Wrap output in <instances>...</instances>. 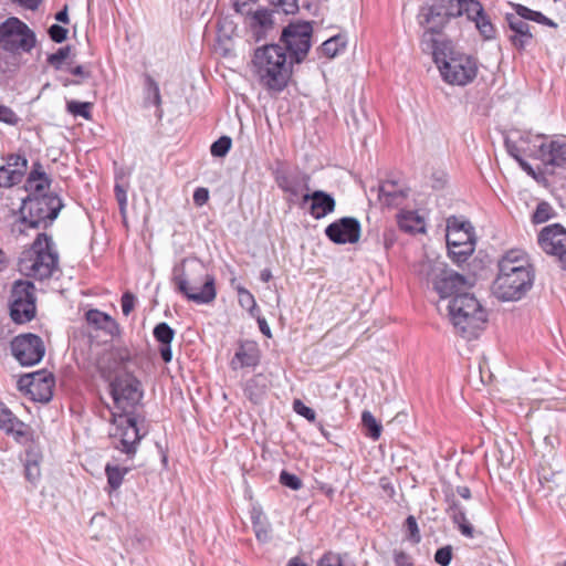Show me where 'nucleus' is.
<instances>
[{
  "mask_svg": "<svg viewBox=\"0 0 566 566\" xmlns=\"http://www.w3.org/2000/svg\"><path fill=\"white\" fill-rule=\"evenodd\" d=\"M175 331L166 323H159L154 328V337L158 343L159 353L164 361L169 363L172 359L170 343L174 339Z\"/></svg>",
  "mask_w": 566,
  "mask_h": 566,
  "instance_id": "31",
  "label": "nucleus"
},
{
  "mask_svg": "<svg viewBox=\"0 0 566 566\" xmlns=\"http://www.w3.org/2000/svg\"><path fill=\"white\" fill-rule=\"evenodd\" d=\"M346 42L343 36L336 35L326 40L322 46V53L327 57L336 56L340 51L345 49Z\"/></svg>",
  "mask_w": 566,
  "mask_h": 566,
  "instance_id": "39",
  "label": "nucleus"
},
{
  "mask_svg": "<svg viewBox=\"0 0 566 566\" xmlns=\"http://www.w3.org/2000/svg\"><path fill=\"white\" fill-rule=\"evenodd\" d=\"M49 35L52 39V41H54L56 43H62L63 41L66 40L67 30L62 25L52 24L49 28Z\"/></svg>",
  "mask_w": 566,
  "mask_h": 566,
  "instance_id": "50",
  "label": "nucleus"
},
{
  "mask_svg": "<svg viewBox=\"0 0 566 566\" xmlns=\"http://www.w3.org/2000/svg\"><path fill=\"white\" fill-rule=\"evenodd\" d=\"M361 423L366 429V436L373 439L374 441L378 440L381 434L382 427L373 416V413L368 410L363 411L361 413Z\"/></svg>",
  "mask_w": 566,
  "mask_h": 566,
  "instance_id": "35",
  "label": "nucleus"
},
{
  "mask_svg": "<svg viewBox=\"0 0 566 566\" xmlns=\"http://www.w3.org/2000/svg\"><path fill=\"white\" fill-rule=\"evenodd\" d=\"M11 352L22 366H33L43 358L45 347L40 336L22 334L11 342Z\"/></svg>",
  "mask_w": 566,
  "mask_h": 566,
  "instance_id": "16",
  "label": "nucleus"
},
{
  "mask_svg": "<svg viewBox=\"0 0 566 566\" xmlns=\"http://www.w3.org/2000/svg\"><path fill=\"white\" fill-rule=\"evenodd\" d=\"M287 566H306L304 563H302L298 558H292Z\"/></svg>",
  "mask_w": 566,
  "mask_h": 566,
  "instance_id": "64",
  "label": "nucleus"
},
{
  "mask_svg": "<svg viewBox=\"0 0 566 566\" xmlns=\"http://www.w3.org/2000/svg\"><path fill=\"white\" fill-rule=\"evenodd\" d=\"M280 483L294 491H297L303 486L302 480L297 475L285 470L280 474Z\"/></svg>",
  "mask_w": 566,
  "mask_h": 566,
  "instance_id": "44",
  "label": "nucleus"
},
{
  "mask_svg": "<svg viewBox=\"0 0 566 566\" xmlns=\"http://www.w3.org/2000/svg\"><path fill=\"white\" fill-rule=\"evenodd\" d=\"M293 409H294V411H295L297 415H300V416L304 417L305 419H307V420H308V421H311V422H314V421H315V419H316V413H315V411H314L312 408H310V407L305 406V405H304L301 400H298V399L294 400V402H293Z\"/></svg>",
  "mask_w": 566,
  "mask_h": 566,
  "instance_id": "46",
  "label": "nucleus"
},
{
  "mask_svg": "<svg viewBox=\"0 0 566 566\" xmlns=\"http://www.w3.org/2000/svg\"><path fill=\"white\" fill-rule=\"evenodd\" d=\"M55 19H56L59 22H62V23H69L67 8L65 7L63 10L59 11V12L55 14Z\"/></svg>",
  "mask_w": 566,
  "mask_h": 566,
  "instance_id": "62",
  "label": "nucleus"
},
{
  "mask_svg": "<svg viewBox=\"0 0 566 566\" xmlns=\"http://www.w3.org/2000/svg\"><path fill=\"white\" fill-rule=\"evenodd\" d=\"M397 222L399 228L408 233H417L424 231V221L416 211H400L397 214Z\"/></svg>",
  "mask_w": 566,
  "mask_h": 566,
  "instance_id": "33",
  "label": "nucleus"
},
{
  "mask_svg": "<svg viewBox=\"0 0 566 566\" xmlns=\"http://www.w3.org/2000/svg\"><path fill=\"white\" fill-rule=\"evenodd\" d=\"M463 14H467L468 19L475 23L484 40L495 38V28L478 0H465Z\"/></svg>",
  "mask_w": 566,
  "mask_h": 566,
  "instance_id": "26",
  "label": "nucleus"
},
{
  "mask_svg": "<svg viewBox=\"0 0 566 566\" xmlns=\"http://www.w3.org/2000/svg\"><path fill=\"white\" fill-rule=\"evenodd\" d=\"M28 171V159L19 154L7 157L6 164L0 166V188H11L19 185Z\"/></svg>",
  "mask_w": 566,
  "mask_h": 566,
  "instance_id": "21",
  "label": "nucleus"
},
{
  "mask_svg": "<svg viewBox=\"0 0 566 566\" xmlns=\"http://www.w3.org/2000/svg\"><path fill=\"white\" fill-rule=\"evenodd\" d=\"M273 2L286 14H293L298 10L297 0H273Z\"/></svg>",
  "mask_w": 566,
  "mask_h": 566,
  "instance_id": "52",
  "label": "nucleus"
},
{
  "mask_svg": "<svg viewBox=\"0 0 566 566\" xmlns=\"http://www.w3.org/2000/svg\"><path fill=\"white\" fill-rule=\"evenodd\" d=\"M93 103L91 102H78L69 101L66 102V111L73 116H81L84 119L90 120L92 118Z\"/></svg>",
  "mask_w": 566,
  "mask_h": 566,
  "instance_id": "37",
  "label": "nucleus"
},
{
  "mask_svg": "<svg viewBox=\"0 0 566 566\" xmlns=\"http://www.w3.org/2000/svg\"><path fill=\"white\" fill-rule=\"evenodd\" d=\"M407 189L396 181L386 180L380 184L378 198L380 202L388 207L400 206L407 198Z\"/></svg>",
  "mask_w": 566,
  "mask_h": 566,
  "instance_id": "29",
  "label": "nucleus"
},
{
  "mask_svg": "<svg viewBox=\"0 0 566 566\" xmlns=\"http://www.w3.org/2000/svg\"><path fill=\"white\" fill-rule=\"evenodd\" d=\"M114 191H115L116 200H117V202L119 205L120 212L125 213L126 206H127V192H126V189L122 185L116 184L115 187H114Z\"/></svg>",
  "mask_w": 566,
  "mask_h": 566,
  "instance_id": "53",
  "label": "nucleus"
},
{
  "mask_svg": "<svg viewBox=\"0 0 566 566\" xmlns=\"http://www.w3.org/2000/svg\"><path fill=\"white\" fill-rule=\"evenodd\" d=\"M253 19L262 27H266L268 24H271V14L265 10H258Z\"/></svg>",
  "mask_w": 566,
  "mask_h": 566,
  "instance_id": "57",
  "label": "nucleus"
},
{
  "mask_svg": "<svg viewBox=\"0 0 566 566\" xmlns=\"http://www.w3.org/2000/svg\"><path fill=\"white\" fill-rule=\"evenodd\" d=\"M457 494L463 500L471 502V491L468 486L461 485L457 488Z\"/></svg>",
  "mask_w": 566,
  "mask_h": 566,
  "instance_id": "61",
  "label": "nucleus"
},
{
  "mask_svg": "<svg viewBox=\"0 0 566 566\" xmlns=\"http://www.w3.org/2000/svg\"><path fill=\"white\" fill-rule=\"evenodd\" d=\"M107 483L112 490H117L124 480L125 474L128 472L126 468H120L118 465L107 464L105 468Z\"/></svg>",
  "mask_w": 566,
  "mask_h": 566,
  "instance_id": "36",
  "label": "nucleus"
},
{
  "mask_svg": "<svg viewBox=\"0 0 566 566\" xmlns=\"http://www.w3.org/2000/svg\"><path fill=\"white\" fill-rule=\"evenodd\" d=\"M265 392L266 386L260 376H254L247 381L244 387V395L253 403L261 402L265 396Z\"/></svg>",
  "mask_w": 566,
  "mask_h": 566,
  "instance_id": "34",
  "label": "nucleus"
},
{
  "mask_svg": "<svg viewBox=\"0 0 566 566\" xmlns=\"http://www.w3.org/2000/svg\"><path fill=\"white\" fill-rule=\"evenodd\" d=\"M114 407L109 408V437L116 449L130 454L145 434L138 426L135 408L143 398L140 382L132 375L116 376L109 384Z\"/></svg>",
  "mask_w": 566,
  "mask_h": 566,
  "instance_id": "1",
  "label": "nucleus"
},
{
  "mask_svg": "<svg viewBox=\"0 0 566 566\" xmlns=\"http://www.w3.org/2000/svg\"><path fill=\"white\" fill-rule=\"evenodd\" d=\"M35 315L34 285L30 281H17L11 291L10 316L18 323L30 322Z\"/></svg>",
  "mask_w": 566,
  "mask_h": 566,
  "instance_id": "15",
  "label": "nucleus"
},
{
  "mask_svg": "<svg viewBox=\"0 0 566 566\" xmlns=\"http://www.w3.org/2000/svg\"><path fill=\"white\" fill-rule=\"evenodd\" d=\"M304 202L311 201L310 213L314 219H322L335 210L336 202L332 195L316 190L302 196Z\"/></svg>",
  "mask_w": 566,
  "mask_h": 566,
  "instance_id": "27",
  "label": "nucleus"
},
{
  "mask_svg": "<svg viewBox=\"0 0 566 566\" xmlns=\"http://www.w3.org/2000/svg\"><path fill=\"white\" fill-rule=\"evenodd\" d=\"M430 51L447 83L463 86L475 78L478 63L474 57L455 52L447 45L443 49L439 46Z\"/></svg>",
  "mask_w": 566,
  "mask_h": 566,
  "instance_id": "7",
  "label": "nucleus"
},
{
  "mask_svg": "<svg viewBox=\"0 0 566 566\" xmlns=\"http://www.w3.org/2000/svg\"><path fill=\"white\" fill-rule=\"evenodd\" d=\"M312 31V25L308 22L290 23L284 28L281 41L293 62L301 63L307 55L311 48Z\"/></svg>",
  "mask_w": 566,
  "mask_h": 566,
  "instance_id": "14",
  "label": "nucleus"
},
{
  "mask_svg": "<svg viewBox=\"0 0 566 566\" xmlns=\"http://www.w3.org/2000/svg\"><path fill=\"white\" fill-rule=\"evenodd\" d=\"M238 298H239V304L241 305V307L249 311L251 316H256V314L260 313V310L256 305L254 296L245 287H242V286L238 287Z\"/></svg>",
  "mask_w": 566,
  "mask_h": 566,
  "instance_id": "38",
  "label": "nucleus"
},
{
  "mask_svg": "<svg viewBox=\"0 0 566 566\" xmlns=\"http://www.w3.org/2000/svg\"><path fill=\"white\" fill-rule=\"evenodd\" d=\"M310 175L300 170L282 171L275 177L277 187L289 196L291 202L303 196V191L310 190Z\"/></svg>",
  "mask_w": 566,
  "mask_h": 566,
  "instance_id": "20",
  "label": "nucleus"
},
{
  "mask_svg": "<svg viewBox=\"0 0 566 566\" xmlns=\"http://www.w3.org/2000/svg\"><path fill=\"white\" fill-rule=\"evenodd\" d=\"M41 459L42 455L36 449L30 448L27 450L24 459V476L33 485H36L41 478Z\"/></svg>",
  "mask_w": 566,
  "mask_h": 566,
  "instance_id": "32",
  "label": "nucleus"
},
{
  "mask_svg": "<svg viewBox=\"0 0 566 566\" xmlns=\"http://www.w3.org/2000/svg\"><path fill=\"white\" fill-rule=\"evenodd\" d=\"M465 0H437L431 6H423L418 14V20L424 32L421 39L423 51H430L440 46L436 36L442 31L451 19L464 13Z\"/></svg>",
  "mask_w": 566,
  "mask_h": 566,
  "instance_id": "6",
  "label": "nucleus"
},
{
  "mask_svg": "<svg viewBox=\"0 0 566 566\" xmlns=\"http://www.w3.org/2000/svg\"><path fill=\"white\" fill-rule=\"evenodd\" d=\"M514 13H506L505 21L507 23L506 36L516 50H524L533 40L531 27L526 21L557 28V23L547 18L539 11L532 10L523 4H514Z\"/></svg>",
  "mask_w": 566,
  "mask_h": 566,
  "instance_id": "9",
  "label": "nucleus"
},
{
  "mask_svg": "<svg viewBox=\"0 0 566 566\" xmlns=\"http://www.w3.org/2000/svg\"><path fill=\"white\" fill-rule=\"evenodd\" d=\"M18 385L34 401L49 402L53 396L54 377L51 373L41 370L21 376Z\"/></svg>",
  "mask_w": 566,
  "mask_h": 566,
  "instance_id": "18",
  "label": "nucleus"
},
{
  "mask_svg": "<svg viewBox=\"0 0 566 566\" xmlns=\"http://www.w3.org/2000/svg\"><path fill=\"white\" fill-rule=\"evenodd\" d=\"M406 527H407V531L409 532L410 538L415 543H419L421 537H420V534H419V528H418L417 521H416V518L412 515H409L406 518Z\"/></svg>",
  "mask_w": 566,
  "mask_h": 566,
  "instance_id": "51",
  "label": "nucleus"
},
{
  "mask_svg": "<svg viewBox=\"0 0 566 566\" xmlns=\"http://www.w3.org/2000/svg\"><path fill=\"white\" fill-rule=\"evenodd\" d=\"M448 314L458 335L465 339L476 338L488 322V312L470 293L454 295L448 304Z\"/></svg>",
  "mask_w": 566,
  "mask_h": 566,
  "instance_id": "4",
  "label": "nucleus"
},
{
  "mask_svg": "<svg viewBox=\"0 0 566 566\" xmlns=\"http://www.w3.org/2000/svg\"><path fill=\"white\" fill-rule=\"evenodd\" d=\"M499 273L493 282V293L501 301H518L534 282V271L527 254L518 249L507 251L497 263Z\"/></svg>",
  "mask_w": 566,
  "mask_h": 566,
  "instance_id": "2",
  "label": "nucleus"
},
{
  "mask_svg": "<svg viewBox=\"0 0 566 566\" xmlns=\"http://www.w3.org/2000/svg\"><path fill=\"white\" fill-rule=\"evenodd\" d=\"M70 54V48L69 46H65V48H60L55 53L51 54L49 57H48V62L54 66L55 69H61L62 67V63L65 59H67Z\"/></svg>",
  "mask_w": 566,
  "mask_h": 566,
  "instance_id": "45",
  "label": "nucleus"
},
{
  "mask_svg": "<svg viewBox=\"0 0 566 566\" xmlns=\"http://www.w3.org/2000/svg\"><path fill=\"white\" fill-rule=\"evenodd\" d=\"M554 217V209L552 206L545 201L539 202L532 216V221L534 223H544L551 218Z\"/></svg>",
  "mask_w": 566,
  "mask_h": 566,
  "instance_id": "40",
  "label": "nucleus"
},
{
  "mask_svg": "<svg viewBox=\"0 0 566 566\" xmlns=\"http://www.w3.org/2000/svg\"><path fill=\"white\" fill-rule=\"evenodd\" d=\"M447 247L449 256L457 264L465 262L474 252L475 239L470 222L450 217L447 220Z\"/></svg>",
  "mask_w": 566,
  "mask_h": 566,
  "instance_id": "11",
  "label": "nucleus"
},
{
  "mask_svg": "<svg viewBox=\"0 0 566 566\" xmlns=\"http://www.w3.org/2000/svg\"><path fill=\"white\" fill-rule=\"evenodd\" d=\"M209 199V191L206 188H197L193 192V202L197 206L205 205Z\"/></svg>",
  "mask_w": 566,
  "mask_h": 566,
  "instance_id": "56",
  "label": "nucleus"
},
{
  "mask_svg": "<svg viewBox=\"0 0 566 566\" xmlns=\"http://www.w3.org/2000/svg\"><path fill=\"white\" fill-rule=\"evenodd\" d=\"M293 63L282 45H265L254 52V75L268 90L281 92L287 85Z\"/></svg>",
  "mask_w": 566,
  "mask_h": 566,
  "instance_id": "3",
  "label": "nucleus"
},
{
  "mask_svg": "<svg viewBox=\"0 0 566 566\" xmlns=\"http://www.w3.org/2000/svg\"><path fill=\"white\" fill-rule=\"evenodd\" d=\"M50 188L51 178L44 171L42 164L40 161L33 163L24 184V190L28 192L25 198L56 195Z\"/></svg>",
  "mask_w": 566,
  "mask_h": 566,
  "instance_id": "23",
  "label": "nucleus"
},
{
  "mask_svg": "<svg viewBox=\"0 0 566 566\" xmlns=\"http://www.w3.org/2000/svg\"><path fill=\"white\" fill-rule=\"evenodd\" d=\"M260 279L265 283L269 282L272 279L271 271L269 269L261 271Z\"/></svg>",
  "mask_w": 566,
  "mask_h": 566,
  "instance_id": "63",
  "label": "nucleus"
},
{
  "mask_svg": "<svg viewBox=\"0 0 566 566\" xmlns=\"http://www.w3.org/2000/svg\"><path fill=\"white\" fill-rule=\"evenodd\" d=\"M0 429L22 442L29 438V427L4 405L0 403Z\"/></svg>",
  "mask_w": 566,
  "mask_h": 566,
  "instance_id": "28",
  "label": "nucleus"
},
{
  "mask_svg": "<svg viewBox=\"0 0 566 566\" xmlns=\"http://www.w3.org/2000/svg\"><path fill=\"white\" fill-rule=\"evenodd\" d=\"M62 208L63 202L57 195L23 198L20 222L29 228H46L57 218Z\"/></svg>",
  "mask_w": 566,
  "mask_h": 566,
  "instance_id": "10",
  "label": "nucleus"
},
{
  "mask_svg": "<svg viewBox=\"0 0 566 566\" xmlns=\"http://www.w3.org/2000/svg\"><path fill=\"white\" fill-rule=\"evenodd\" d=\"M69 72L77 77H81L82 80L90 78L92 75L91 70L85 65H76L69 69Z\"/></svg>",
  "mask_w": 566,
  "mask_h": 566,
  "instance_id": "55",
  "label": "nucleus"
},
{
  "mask_svg": "<svg viewBox=\"0 0 566 566\" xmlns=\"http://www.w3.org/2000/svg\"><path fill=\"white\" fill-rule=\"evenodd\" d=\"M452 559L451 546H443L439 548L434 554V560L441 566H448Z\"/></svg>",
  "mask_w": 566,
  "mask_h": 566,
  "instance_id": "48",
  "label": "nucleus"
},
{
  "mask_svg": "<svg viewBox=\"0 0 566 566\" xmlns=\"http://www.w3.org/2000/svg\"><path fill=\"white\" fill-rule=\"evenodd\" d=\"M416 272L419 277L431 284L441 298L453 297L461 294L465 280L462 275L448 269L441 260L426 259L418 263Z\"/></svg>",
  "mask_w": 566,
  "mask_h": 566,
  "instance_id": "8",
  "label": "nucleus"
},
{
  "mask_svg": "<svg viewBox=\"0 0 566 566\" xmlns=\"http://www.w3.org/2000/svg\"><path fill=\"white\" fill-rule=\"evenodd\" d=\"M252 524L256 538L261 542H266L270 538V531L268 524L262 521L261 513L252 515Z\"/></svg>",
  "mask_w": 566,
  "mask_h": 566,
  "instance_id": "41",
  "label": "nucleus"
},
{
  "mask_svg": "<svg viewBox=\"0 0 566 566\" xmlns=\"http://www.w3.org/2000/svg\"><path fill=\"white\" fill-rule=\"evenodd\" d=\"M231 145V138L229 136H222L211 145V155L214 157H224L229 153Z\"/></svg>",
  "mask_w": 566,
  "mask_h": 566,
  "instance_id": "42",
  "label": "nucleus"
},
{
  "mask_svg": "<svg viewBox=\"0 0 566 566\" xmlns=\"http://www.w3.org/2000/svg\"><path fill=\"white\" fill-rule=\"evenodd\" d=\"M260 348L254 340H240L235 349L234 356L230 360V367L238 370L244 367H255L260 363Z\"/></svg>",
  "mask_w": 566,
  "mask_h": 566,
  "instance_id": "25",
  "label": "nucleus"
},
{
  "mask_svg": "<svg viewBox=\"0 0 566 566\" xmlns=\"http://www.w3.org/2000/svg\"><path fill=\"white\" fill-rule=\"evenodd\" d=\"M537 242L545 253L558 258L566 247V229L558 223L546 226L541 230Z\"/></svg>",
  "mask_w": 566,
  "mask_h": 566,
  "instance_id": "22",
  "label": "nucleus"
},
{
  "mask_svg": "<svg viewBox=\"0 0 566 566\" xmlns=\"http://www.w3.org/2000/svg\"><path fill=\"white\" fill-rule=\"evenodd\" d=\"M20 122V116L11 107L0 104V123L9 126H18Z\"/></svg>",
  "mask_w": 566,
  "mask_h": 566,
  "instance_id": "43",
  "label": "nucleus"
},
{
  "mask_svg": "<svg viewBox=\"0 0 566 566\" xmlns=\"http://www.w3.org/2000/svg\"><path fill=\"white\" fill-rule=\"evenodd\" d=\"M258 321V324H259V328L261 331V333L268 337L271 336V329H270V326L269 324L266 323V319L264 317H262L260 315V313L256 314V316H254Z\"/></svg>",
  "mask_w": 566,
  "mask_h": 566,
  "instance_id": "60",
  "label": "nucleus"
},
{
  "mask_svg": "<svg viewBox=\"0 0 566 566\" xmlns=\"http://www.w3.org/2000/svg\"><path fill=\"white\" fill-rule=\"evenodd\" d=\"M13 3L29 10H36L42 0H10Z\"/></svg>",
  "mask_w": 566,
  "mask_h": 566,
  "instance_id": "58",
  "label": "nucleus"
},
{
  "mask_svg": "<svg viewBox=\"0 0 566 566\" xmlns=\"http://www.w3.org/2000/svg\"><path fill=\"white\" fill-rule=\"evenodd\" d=\"M35 43V33L20 19L12 17L0 24V48L4 51L29 53Z\"/></svg>",
  "mask_w": 566,
  "mask_h": 566,
  "instance_id": "13",
  "label": "nucleus"
},
{
  "mask_svg": "<svg viewBox=\"0 0 566 566\" xmlns=\"http://www.w3.org/2000/svg\"><path fill=\"white\" fill-rule=\"evenodd\" d=\"M85 317L87 323L96 329H101L112 337L119 335L120 329L117 322L108 314L99 310H90L86 312Z\"/></svg>",
  "mask_w": 566,
  "mask_h": 566,
  "instance_id": "30",
  "label": "nucleus"
},
{
  "mask_svg": "<svg viewBox=\"0 0 566 566\" xmlns=\"http://www.w3.org/2000/svg\"><path fill=\"white\" fill-rule=\"evenodd\" d=\"M395 565L396 566H412V563L410 562V558L406 553L399 552V553L395 554Z\"/></svg>",
  "mask_w": 566,
  "mask_h": 566,
  "instance_id": "59",
  "label": "nucleus"
},
{
  "mask_svg": "<svg viewBox=\"0 0 566 566\" xmlns=\"http://www.w3.org/2000/svg\"><path fill=\"white\" fill-rule=\"evenodd\" d=\"M318 566H344V565L342 564V559L338 555L326 554L321 558Z\"/></svg>",
  "mask_w": 566,
  "mask_h": 566,
  "instance_id": "54",
  "label": "nucleus"
},
{
  "mask_svg": "<svg viewBox=\"0 0 566 566\" xmlns=\"http://www.w3.org/2000/svg\"><path fill=\"white\" fill-rule=\"evenodd\" d=\"M505 146L509 151V154L514 157L521 165V167L526 171H532L531 166L524 161L520 156V148L516 146V144L510 139H505Z\"/></svg>",
  "mask_w": 566,
  "mask_h": 566,
  "instance_id": "47",
  "label": "nucleus"
},
{
  "mask_svg": "<svg viewBox=\"0 0 566 566\" xmlns=\"http://www.w3.org/2000/svg\"><path fill=\"white\" fill-rule=\"evenodd\" d=\"M447 513L452 522L457 525L462 536L467 538H475L482 536L483 532L478 530L475 524L480 522L484 507L483 504L475 500L468 504H462L454 496L447 497Z\"/></svg>",
  "mask_w": 566,
  "mask_h": 566,
  "instance_id": "12",
  "label": "nucleus"
},
{
  "mask_svg": "<svg viewBox=\"0 0 566 566\" xmlns=\"http://www.w3.org/2000/svg\"><path fill=\"white\" fill-rule=\"evenodd\" d=\"M122 312L125 316H128L136 305V296L130 292H125L120 300Z\"/></svg>",
  "mask_w": 566,
  "mask_h": 566,
  "instance_id": "49",
  "label": "nucleus"
},
{
  "mask_svg": "<svg viewBox=\"0 0 566 566\" xmlns=\"http://www.w3.org/2000/svg\"><path fill=\"white\" fill-rule=\"evenodd\" d=\"M18 269L22 275L34 280L51 277L59 270V254L52 239L45 233L38 234L31 247L21 253Z\"/></svg>",
  "mask_w": 566,
  "mask_h": 566,
  "instance_id": "5",
  "label": "nucleus"
},
{
  "mask_svg": "<svg viewBox=\"0 0 566 566\" xmlns=\"http://www.w3.org/2000/svg\"><path fill=\"white\" fill-rule=\"evenodd\" d=\"M534 149H528L532 156L546 166L562 167L566 164V137L558 136L546 140L542 136L535 137Z\"/></svg>",
  "mask_w": 566,
  "mask_h": 566,
  "instance_id": "17",
  "label": "nucleus"
},
{
  "mask_svg": "<svg viewBox=\"0 0 566 566\" xmlns=\"http://www.w3.org/2000/svg\"><path fill=\"white\" fill-rule=\"evenodd\" d=\"M179 292H182L189 301L198 304H207L216 298L214 279L206 275L205 281L199 284H188L179 280Z\"/></svg>",
  "mask_w": 566,
  "mask_h": 566,
  "instance_id": "24",
  "label": "nucleus"
},
{
  "mask_svg": "<svg viewBox=\"0 0 566 566\" xmlns=\"http://www.w3.org/2000/svg\"><path fill=\"white\" fill-rule=\"evenodd\" d=\"M360 222L354 217H343L325 229V235L336 244H354L359 241Z\"/></svg>",
  "mask_w": 566,
  "mask_h": 566,
  "instance_id": "19",
  "label": "nucleus"
}]
</instances>
